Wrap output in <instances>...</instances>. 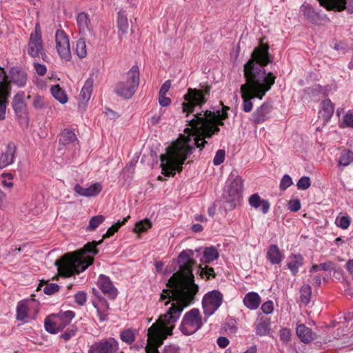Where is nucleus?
Segmentation results:
<instances>
[{
    "label": "nucleus",
    "instance_id": "nucleus-1",
    "mask_svg": "<svg viewBox=\"0 0 353 353\" xmlns=\"http://www.w3.org/2000/svg\"><path fill=\"white\" fill-rule=\"evenodd\" d=\"M200 250L186 249L179 254V270L174 275L183 283V285L176 288L173 292L164 289L161 294L160 301L169 299L165 305H168L170 301L175 302L172 303L165 314L161 316L159 322L152 324L148 329L145 353H159L157 348L162 345L168 335L172 334L173 324L179 319L183 309L194 303V296L199 290L198 285L194 283L192 270L193 266L196 263L194 257L196 253H199Z\"/></svg>",
    "mask_w": 353,
    "mask_h": 353
},
{
    "label": "nucleus",
    "instance_id": "nucleus-2",
    "mask_svg": "<svg viewBox=\"0 0 353 353\" xmlns=\"http://www.w3.org/2000/svg\"><path fill=\"white\" fill-rule=\"evenodd\" d=\"M196 112L193 118L187 119L188 125L184 130L188 136L176 142L165 154L160 156L161 173L165 176H174L176 171L180 172L188 157L196 148L201 150L208 142L205 139H210L213 134L220 131L219 125H223V120L212 116L211 111Z\"/></svg>",
    "mask_w": 353,
    "mask_h": 353
},
{
    "label": "nucleus",
    "instance_id": "nucleus-3",
    "mask_svg": "<svg viewBox=\"0 0 353 353\" xmlns=\"http://www.w3.org/2000/svg\"><path fill=\"white\" fill-rule=\"evenodd\" d=\"M272 61L269 45L261 40L259 46L253 50L250 59L244 65L245 82L241 85L240 92L243 99L242 109L245 112L252 111V99H263L275 83L276 76L265 70V67Z\"/></svg>",
    "mask_w": 353,
    "mask_h": 353
},
{
    "label": "nucleus",
    "instance_id": "nucleus-4",
    "mask_svg": "<svg viewBox=\"0 0 353 353\" xmlns=\"http://www.w3.org/2000/svg\"><path fill=\"white\" fill-rule=\"evenodd\" d=\"M130 217V216H127L122 221L119 220L110 226L100 241L89 242L83 248L74 252L68 253L57 260L55 265L59 272L64 276L69 277L85 271L94 262L93 256H86V254H97L99 250L97 246L101 244L103 239L113 236L122 225L125 224Z\"/></svg>",
    "mask_w": 353,
    "mask_h": 353
},
{
    "label": "nucleus",
    "instance_id": "nucleus-5",
    "mask_svg": "<svg viewBox=\"0 0 353 353\" xmlns=\"http://www.w3.org/2000/svg\"><path fill=\"white\" fill-rule=\"evenodd\" d=\"M243 180L239 176L238 171L233 170L223 189V199L225 210L232 211L241 205L243 200Z\"/></svg>",
    "mask_w": 353,
    "mask_h": 353
},
{
    "label": "nucleus",
    "instance_id": "nucleus-6",
    "mask_svg": "<svg viewBox=\"0 0 353 353\" xmlns=\"http://www.w3.org/2000/svg\"><path fill=\"white\" fill-rule=\"evenodd\" d=\"M211 87L208 85H201V89L188 88L184 94V101L182 103L183 112L189 117L194 112L196 107L201 108L207 102V97L210 95Z\"/></svg>",
    "mask_w": 353,
    "mask_h": 353
},
{
    "label": "nucleus",
    "instance_id": "nucleus-7",
    "mask_svg": "<svg viewBox=\"0 0 353 353\" xmlns=\"http://www.w3.org/2000/svg\"><path fill=\"white\" fill-rule=\"evenodd\" d=\"M140 81L139 67L133 65L126 74L125 81L118 82L114 88V92L126 99H130L135 93Z\"/></svg>",
    "mask_w": 353,
    "mask_h": 353
},
{
    "label": "nucleus",
    "instance_id": "nucleus-8",
    "mask_svg": "<svg viewBox=\"0 0 353 353\" xmlns=\"http://www.w3.org/2000/svg\"><path fill=\"white\" fill-rule=\"evenodd\" d=\"M202 325V318L199 309L193 308L185 314L179 329L183 334L189 336L201 329Z\"/></svg>",
    "mask_w": 353,
    "mask_h": 353
},
{
    "label": "nucleus",
    "instance_id": "nucleus-9",
    "mask_svg": "<svg viewBox=\"0 0 353 353\" xmlns=\"http://www.w3.org/2000/svg\"><path fill=\"white\" fill-rule=\"evenodd\" d=\"M27 52L32 58L46 57L39 24L36 25L34 31L30 35Z\"/></svg>",
    "mask_w": 353,
    "mask_h": 353
},
{
    "label": "nucleus",
    "instance_id": "nucleus-10",
    "mask_svg": "<svg viewBox=\"0 0 353 353\" xmlns=\"http://www.w3.org/2000/svg\"><path fill=\"white\" fill-rule=\"evenodd\" d=\"M223 296L218 290H212L205 294L203 298L202 305L204 314L212 315L223 303Z\"/></svg>",
    "mask_w": 353,
    "mask_h": 353
},
{
    "label": "nucleus",
    "instance_id": "nucleus-11",
    "mask_svg": "<svg viewBox=\"0 0 353 353\" xmlns=\"http://www.w3.org/2000/svg\"><path fill=\"white\" fill-rule=\"evenodd\" d=\"M10 90L5 70L0 66V121L6 118V104L10 94Z\"/></svg>",
    "mask_w": 353,
    "mask_h": 353
},
{
    "label": "nucleus",
    "instance_id": "nucleus-12",
    "mask_svg": "<svg viewBox=\"0 0 353 353\" xmlns=\"http://www.w3.org/2000/svg\"><path fill=\"white\" fill-rule=\"evenodd\" d=\"M57 51L62 60L68 61L72 58L68 36L63 30H57L55 33Z\"/></svg>",
    "mask_w": 353,
    "mask_h": 353
},
{
    "label": "nucleus",
    "instance_id": "nucleus-13",
    "mask_svg": "<svg viewBox=\"0 0 353 353\" xmlns=\"http://www.w3.org/2000/svg\"><path fill=\"white\" fill-rule=\"evenodd\" d=\"M321 6L329 11L341 12L345 10L353 13V0H317Z\"/></svg>",
    "mask_w": 353,
    "mask_h": 353
},
{
    "label": "nucleus",
    "instance_id": "nucleus-14",
    "mask_svg": "<svg viewBox=\"0 0 353 353\" xmlns=\"http://www.w3.org/2000/svg\"><path fill=\"white\" fill-rule=\"evenodd\" d=\"M118 349L117 341L110 337L95 342L90 346L88 353H115Z\"/></svg>",
    "mask_w": 353,
    "mask_h": 353
},
{
    "label": "nucleus",
    "instance_id": "nucleus-15",
    "mask_svg": "<svg viewBox=\"0 0 353 353\" xmlns=\"http://www.w3.org/2000/svg\"><path fill=\"white\" fill-rule=\"evenodd\" d=\"M273 109L272 102L265 101L254 112L253 121L256 124L262 123L271 117V112Z\"/></svg>",
    "mask_w": 353,
    "mask_h": 353
},
{
    "label": "nucleus",
    "instance_id": "nucleus-16",
    "mask_svg": "<svg viewBox=\"0 0 353 353\" xmlns=\"http://www.w3.org/2000/svg\"><path fill=\"white\" fill-rule=\"evenodd\" d=\"M98 285L101 292L109 299H115L117 296L118 290L108 276L101 274L98 279Z\"/></svg>",
    "mask_w": 353,
    "mask_h": 353
},
{
    "label": "nucleus",
    "instance_id": "nucleus-17",
    "mask_svg": "<svg viewBox=\"0 0 353 353\" xmlns=\"http://www.w3.org/2000/svg\"><path fill=\"white\" fill-rule=\"evenodd\" d=\"M17 146L13 142L6 145L5 151L0 154V168H4L14 163Z\"/></svg>",
    "mask_w": 353,
    "mask_h": 353
},
{
    "label": "nucleus",
    "instance_id": "nucleus-18",
    "mask_svg": "<svg viewBox=\"0 0 353 353\" xmlns=\"http://www.w3.org/2000/svg\"><path fill=\"white\" fill-rule=\"evenodd\" d=\"M300 9L304 17L313 24H317L319 21L323 20L326 16H323L321 14V10H316L311 5L306 3H303Z\"/></svg>",
    "mask_w": 353,
    "mask_h": 353
},
{
    "label": "nucleus",
    "instance_id": "nucleus-19",
    "mask_svg": "<svg viewBox=\"0 0 353 353\" xmlns=\"http://www.w3.org/2000/svg\"><path fill=\"white\" fill-rule=\"evenodd\" d=\"M12 105L16 117L19 119L26 120V105L23 99V93H17L16 95H14L12 99Z\"/></svg>",
    "mask_w": 353,
    "mask_h": 353
},
{
    "label": "nucleus",
    "instance_id": "nucleus-20",
    "mask_svg": "<svg viewBox=\"0 0 353 353\" xmlns=\"http://www.w3.org/2000/svg\"><path fill=\"white\" fill-rule=\"evenodd\" d=\"M10 82L19 88H23L27 83V73L19 67H12L9 71Z\"/></svg>",
    "mask_w": 353,
    "mask_h": 353
},
{
    "label": "nucleus",
    "instance_id": "nucleus-21",
    "mask_svg": "<svg viewBox=\"0 0 353 353\" xmlns=\"http://www.w3.org/2000/svg\"><path fill=\"white\" fill-rule=\"evenodd\" d=\"M303 263L304 258L302 254L299 253L292 254L288 257L286 267L290 270L292 275L295 276Z\"/></svg>",
    "mask_w": 353,
    "mask_h": 353
},
{
    "label": "nucleus",
    "instance_id": "nucleus-22",
    "mask_svg": "<svg viewBox=\"0 0 353 353\" xmlns=\"http://www.w3.org/2000/svg\"><path fill=\"white\" fill-rule=\"evenodd\" d=\"M296 333L301 342L308 344L316 339V334L311 328L305 324H300L296 326Z\"/></svg>",
    "mask_w": 353,
    "mask_h": 353
},
{
    "label": "nucleus",
    "instance_id": "nucleus-23",
    "mask_svg": "<svg viewBox=\"0 0 353 353\" xmlns=\"http://www.w3.org/2000/svg\"><path fill=\"white\" fill-rule=\"evenodd\" d=\"M266 258L272 265H279L283 260L284 255L276 244H271L266 253Z\"/></svg>",
    "mask_w": 353,
    "mask_h": 353
},
{
    "label": "nucleus",
    "instance_id": "nucleus-24",
    "mask_svg": "<svg viewBox=\"0 0 353 353\" xmlns=\"http://www.w3.org/2000/svg\"><path fill=\"white\" fill-rule=\"evenodd\" d=\"M334 111V103L330 99L323 100L321 103V110L319 112V117H321L325 123L328 122L332 118Z\"/></svg>",
    "mask_w": 353,
    "mask_h": 353
},
{
    "label": "nucleus",
    "instance_id": "nucleus-25",
    "mask_svg": "<svg viewBox=\"0 0 353 353\" xmlns=\"http://www.w3.org/2000/svg\"><path fill=\"white\" fill-rule=\"evenodd\" d=\"M77 24L79 32L81 34H85L87 32H90L92 29L91 21L89 15L84 12H79L77 16Z\"/></svg>",
    "mask_w": 353,
    "mask_h": 353
},
{
    "label": "nucleus",
    "instance_id": "nucleus-26",
    "mask_svg": "<svg viewBox=\"0 0 353 353\" xmlns=\"http://www.w3.org/2000/svg\"><path fill=\"white\" fill-rule=\"evenodd\" d=\"M243 302L247 308L254 310L260 305L261 298L257 292H250L245 295Z\"/></svg>",
    "mask_w": 353,
    "mask_h": 353
},
{
    "label": "nucleus",
    "instance_id": "nucleus-27",
    "mask_svg": "<svg viewBox=\"0 0 353 353\" xmlns=\"http://www.w3.org/2000/svg\"><path fill=\"white\" fill-rule=\"evenodd\" d=\"M249 204L255 209L261 206V210L263 214L268 212L270 206L268 201L262 199L257 193L253 194L250 196Z\"/></svg>",
    "mask_w": 353,
    "mask_h": 353
},
{
    "label": "nucleus",
    "instance_id": "nucleus-28",
    "mask_svg": "<svg viewBox=\"0 0 353 353\" xmlns=\"http://www.w3.org/2000/svg\"><path fill=\"white\" fill-rule=\"evenodd\" d=\"M92 303L94 307L97 309L99 321L101 322L107 321L108 316V311L110 308L108 301L103 298H101L99 299V303H96L94 301H93Z\"/></svg>",
    "mask_w": 353,
    "mask_h": 353
},
{
    "label": "nucleus",
    "instance_id": "nucleus-29",
    "mask_svg": "<svg viewBox=\"0 0 353 353\" xmlns=\"http://www.w3.org/2000/svg\"><path fill=\"white\" fill-rule=\"evenodd\" d=\"M94 81L92 78H88L84 83L81 90L79 98L83 103H87L90 99L92 92Z\"/></svg>",
    "mask_w": 353,
    "mask_h": 353
},
{
    "label": "nucleus",
    "instance_id": "nucleus-30",
    "mask_svg": "<svg viewBox=\"0 0 353 353\" xmlns=\"http://www.w3.org/2000/svg\"><path fill=\"white\" fill-rule=\"evenodd\" d=\"M117 28L119 37L125 34L128 31V21L125 12L120 10L117 16Z\"/></svg>",
    "mask_w": 353,
    "mask_h": 353
},
{
    "label": "nucleus",
    "instance_id": "nucleus-31",
    "mask_svg": "<svg viewBox=\"0 0 353 353\" xmlns=\"http://www.w3.org/2000/svg\"><path fill=\"white\" fill-rule=\"evenodd\" d=\"M28 306L25 301L18 302L16 310V318L18 321H23V323L28 322Z\"/></svg>",
    "mask_w": 353,
    "mask_h": 353
},
{
    "label": "nucleus",
    "instance_id": "nucleus-32",
    "mask_svg": "<svg viewBox=\"0 0 353 353\" xmlns=\"http://www.w3.org/2000/svg\"><path fill=\"white\" fill-rule=\"evenodd\" d=\"M219 256V253L215 247H207L205 248L203 250V256L201 259V262L202 263H210L217 259Z\"/></svg>",
    "mask_w": 353,
    "mask_h": 353
},
{
    "label": "nucleus",
    "instance_id": "nucleus-33",
    "mask_svg": "<svg viewBox=\"0 0 353 353\" xmlns=\"http://www.w3.org/2000/svg\"><path fill=\"white\" fill-rule=\"evenodd\" d=\"M270 330V319L268 317H261L256 325V334L259 336H266Z\"/></svg>",
    "mask_w": 353,
    "mask_h": 353
},
{
    "label": "nucleus",
    "instance_id": "nucleus-34",
    "mask_svg": "<svg viewBox=\"0 0 353 353\" xmlns=\"http://www.w3.org/2000/svg\"><path fill=\"white\" fill-rule=\"evenodd\" d=\"M75 313L73 311L68 310L65 312H60L57 314V321L59 323V328L63 329L65 326L69 325L74 317Z\"/></svg>",
    "mask_w": 353,
    "mask_h": 353
},
{
    "label": "nucleus",
    "instance_id": "nucleus-35",
    "mask_svg": "<svg viewBox=\"0 0 353 353\" xmlns=\"http://www.w3.org/2000/svg\"><path fill=\"white\" fill-rule=\"evenodd\" d=\"M50 92L53 97L61 104L67 103L68 100V96L59 84L52 85L50 88Z\"/></svg>",
    "mask_w": 353,
    "mask_h": 353
},
{
    "label": "nucleus",
    "instance_id": "nucleus-36",
    "mask_svg": "<svg viewBox=\"0 0 353 353\" xmlns=\"http://www.w3.org/2000/svg\"><path fill=\"white\" fill-rule=\"evenodd\" d=\"M77 140L74 132L70 130L65 129L62 131L59 139V144L68 145Z\"/></svg>",
    "mask_w": 353,
    "mask_h": 353
},
{
    "label": "nucleus",
    "instance_id": "nucleus-37",
    "mask_svg": "<svg viewBox=\"0 0 353 353\" xmlns=\"http://www.w3.org/2000/svg\"><path fill=\"white\" fill-rule=\"evenodd\" d=\"M353 162V152L348 149L343 150L339 157V167H346Z\"/></svg>",
    "mask_w": 353,
    "mask_h": 353
},
{
    "label": "nucleus",
    "instance_id": "nucleus-38",
    "mask_svg": "<svg viewBox=\"0 0 353 353\" xmlns=\"http://www.w3.org/2000/svg\"><path fill=\"white\" fill-rule=\"evenodd\" d=\"M335 263L331 261H326L320 264H314L310 268V273L313 274L318 271H332L335 269Z\"/></svg>",
    "mask_w": 353,
    "mask_h": 353
},
{
    "label": "nucleus",
    "instance_id": "nucleus-39",
    "mask_svg": "<svg viewBox=\"0 0 353 353\" xmlns=\"http://www.w3.org/2000/svg\"><path fill=\"white\" fill-rule=\"evenodd\" d=\"M312 296V288L310 284H303L300 288V299L303 304L310 303Z\"/></svg>",
    "mask_w": 353,
    "mask_h": 353
},
{
    "label": "nucleus",
    "instance_id": "nucleus-40",
    "mask_svg": "<svg viewBox=\"0 0 353 353\" xmlns=\"http://www.w3.org/2000/svg\"><path fill=\"white\" fill-rule=\"evenodd\" d=\"M103 215L98 214L90 218L88 225L85 228L88 232L94 231L105 221Z\"/></svg>",
    "mask_w": 353,
    "mask_h": 353
},
{
    "label": "nucleus",
    "instance_id": "nucleus-41",
    "mask_svg": "<svg viewBox=\"0 0 353 353\" xmlns=\"http://www.w3.org/2000/svg\"><path fill=\"white\" fill-rule=\"evenodd\" d=\"M152 225V222L149 219H145L135 223L134 231L136 233H143L150 228Z\"/></svg>",
    "mask_w": 353,
    "mask_h": 353
},
{
    "label": "nucleus",
    "instance_id": "nucleus-42",
    "mask_svg": "<svg viewBox=\"0 0 353 353\" xmlns=\"http://www.w3.org/2000/svg\"><path fill=\"white\" fill-rule=\"evenodd\" d=\"M120 339L128 345L132 344L135 341L134 332L130 328L125 329L120 332Z\"/></svg>",
    "mask_w": 353,
    "mask_h": 353
},
{
    "label": "nucleus",
    "instance_id": "nucleus-43",
    "mask_svg": "<svg viewBox=\"0 0 353 353\" xmlns=\"http://www.w3.org/2000/svg\"><path fill=\"white\" fill-rule=\"evenodd\" d=\"M76 53L77 55L80 58H85L87 55L86 44L84 38H80L77 40L76 43Z\"/></svg>",
    "mask_w": 353,
    "mask_h": 353
},
{
    "label": "nucleus",
    "instance_id": "nucleus-44",
    "mask_svg": "<svg viewBox=\"0 0 353 353\" xmlns=\"http://www.w3.org/2000/svg\"><path fill=\"white\" fill-rule=\"evenodd\" d=\"M102 190V185L100 183H95L86 188V197H94L97 196Z\"/></svg>",
    "mask_w": 353,
    "mask_h": 353
},
{
    "label": "nucleus",
    "instance_id": "nucleus-45",
    "mask_svg": "<svg viewBox=\"0 0 353 353\" xmlns=\"http://www.w3.org/2000/svg\"><path fill=\"white\" fill-rule=\"evenodd\" d=\"M46 330L51 334H56L61 331L62 329L59 328V323L56 320L55 321H45Z\"/></svg>",
    "mask_w": 353,
    "mask_h": 353
},
{
    "label": "nucleus",
    "instance_id": "nucleus-46",
    "mask_svg": "<svg viewBox=\"0 0 353 353\" xmlns=\"http://www.w3.org/2000/svg\"><path fill=\"white\" fill-rule=\"evenodd\" d=\"M311 185V181L310 177L303 176L299 179L296 183L299 190H305Z\"/></svg>",
    "mask_w": 353,
    "mask_h": 353
},
{
    "label": "nucleus",
    "instance_id": "nucleus-47",
    "mask_svg": "<svg viewBox=\"0 0 353 353\" xmlns=\"http://www.w3.org/2000/svg\"><path fill=\"white\" fill-rule=\"evenodd\" d=\"M59 290V285L54 283H47L43 291L47 295L54 294L55 292H58Z\"/></svg>",
    "mask_w": 353,
    "mask_h": 353
},
{
    "label": "nucleus",
    "instance_id": "nucleus-48",
    "mask_svg": "<svg viewBox=\"0 0 353 353\" xmlns=\"http://www.w3.org/2000/svg\"><path fill=\"white\" fill-rule=\"evenodd\" d=\"M290 330L286 327L281 328L279 330V337L283 343H288L291 340Z\"/></svg>",
    "mask_w": 353,
    "mask_h": 353
},
{
    "label": "nucleus",
    "instance_id": "nucleus-49",
    "mask_svg": "<svg viewBox=\"0 0 353 353\" xmlns=\"http://www.w3.org/2000/svg\"><path fill=\"white\" fill-rule=\"evenodd\" d=\"M292 184V179L291 176L288 174H285L281 181H280V189L282 190H285Z\"/></svg>",
    "mask_w": 353,
    "mask_h": 353
},
{
    "label": "nucleus",
    "instance_id": "nucleus-50",
    "mask_svg": "<svg viewBox=\"0 0 353 353\" xmlns=\"http://www.w3.org/2000/svg\"><path fill=\"white\" fill-rule=\"evenodd\" d=\"M225 152L224 150H219L213 159V163L215 165H221L225 160Z\"/></svg>",
    "mask_w": 353,
    "mask_h": 353
},
{
    "label": "nucleus",
    "instance_id": "nucleus-51",
    "mask_svg": "<svg viewBox=\"0 0 353 353\" xmlns=\"http://www.w3.org/2000/svg\"><path fill=\"white\" fill-rule=\"evenodd\" d=\"M75 302L79 305H83L87 301V294L83 291H79L74 294Z\"/></svg>",
    "mask_w": 353,
    "mask_h": 353
},
{
    "label": "nucleus",
    "instance_id": "nucleus-52",
    "mask_svg": "<svg viewBox=\"0 0 353 353\" xmlns=\"http://www.w3.org/2000/svg\"><path fill=\"white\" fill-rule=\"evenodd\" d=\"M44 99L39 95L34 97L32 101V105L37 110H41L44 108Z\"/></svg>",
    "mask_w": 353,
    "mask_h": 353
},
{
    "label": "nucleus",
    "instance_id": "nucleus-53",
    "mask_svg": "<svg viewBox=\"0 0 353 353\" xmlns=\"http://www.w3.org/2000/svg\"><path fill=\"white\" fill-rule=\"evenodd\" d=\"M263 312L265 314H271L274 310V303L272 301H268L263 303L261 307Z\"/></svg>",
    "mask_w": 353,
    "mask_h": 353
},
{
    "label": "nucleus",
    "instance_id": "nucleus-54",
    "mask_svg": "<svg viewBox=\"0 0 353 353\" xmlns=\"http://www.w3.org/2000/svg\"><path fill=\"white\" fill-rule=\"evenodd\" d=\"M301 205L298 199L291 200L288 203V209L290 212H296L301 209Z\"/></svg>",
    "mask_w": 353,
    "mask_h": 353
},
{
    "label": "nucleus",
    "instance_id": "nucleus-55",
    "mask_svg": "<svg viewBox=\"0 0 353 353\" xmlns=\"http://www.w3.org/2000/svg\"><path fill=\"white\" fill-rule=\"evenodd\" d=\"M308 281L312 283L315 288H320L322 282V276L320 274L310 276Z\"/></svg>",
    "mask_w": 353,
    "mask_h": 353
},
{
    "label": "nucleus",
    "instance_id": "nucleus-56",
    "mask_svg": "<svg viewBox=\"0 0 353 353\" xmlns=\"http://www.w3.org/2000/svg\"><path fill=\"white\" fill-rule=\"evenodd\" d=\"M321 86L320 85H315L313 87L307 88L304 90L305 93L308 95H315L316 94L320 92L321 91Z\"/></svg>",
    "mask_w": 353,
    "mask_h": 353
},
{
    "label": "nucleus",
    "instance_id": "nucleus-57",
    "mask_svg": "<svg viewBox=\"0 0 353 353\" xmlns=\"http://www.w3.org/2000/svg\"><path fill=\"white\" fill-rule=\"evenodd\" d=\"M34 68L39 76H43L47 71V68L45 65L37 62L34 63Z\"/></svg>",
    "mask_w": 353,
    "mask_h": 353
},
{
    "label": "nucleus",
    "instance_id": "nucleus-58",
    "mask_svg": "<svg viewBox=\"0 0 353 353\" xmlns=\"http://www.w3.org/2000/svg\"><path fill=\"white\" fill-rule=\"evenodd\" d=\"M205 275L207 279H209L210 276L213 278H215L216 274L214 273V270L213 268L205 266L204 268L201 269V275Z\"/></svg>",
    "mask_w": 353,
    "mask_h": 353
},
{
    "label": "nucleus",
    "instance_id": "nucleus-59",
    "mask_svg": "<svg viewBox=\"0 0 353 353\" xmlns=\"http://www.w3.org/2000/svg\"><path fill=\"white\" fill-rule=\"evenodd\" d=\"M77 329H68L64 333L61 335V338L64 339L65 341L70 340L72 336H74L77 332Z\"/></svg>",
    "mask_w": 353,
    "mask_h": 353
},
{
    "label": "nucleus",
    "instance_id": "nucleus-60",
    "mask_svg": "<svg viewBox=\"0 0 353 353\" xmlns=\"http://www.w3.org/2000/svg\"><path fill=\"white\" fill-rule=\"evenodd\" d=\"M343 122L346 126L353 128V114L347 112L343 117Z\"/></svg>",
    "mask_w": 353,
    "mask_h": 353
},
{
    "label": "nucleus",
    "instance_id": "nucleus-61",
    "mask_svg": "<svg viewBox=\"0 0 353 353\" xmlns=\"http://www.w3.org/2000/svg\"><path fill=\"white\" fill-rule=\"evenodd\" d=\"M159 103L162 107H167L170 105L171 99L165 94H159Z\"/></svg>",
    "mask_w": 353,
    "mask_h": 353
},
{
    "label": "nucleus",
    "instance_id": "nucleus-62",
    "mask_svg": "<svg viewBox=\"0 0 353 353\" xmlns=\"http://www.w3.org/2000/svg\"><path fill=\"white\" fill-rule=\"evenodd\" d=\"M350 224V219L347 216H343L341 217L339 220V226L342 229H347Z\"/></svg>",
    "mask_w": 353,
    "mask_h": 353
},
{
    "label": "nucleus",
    "instance_id": "nucleus-63",
    "mask_svg": "<svg viewBox=\"0 0 353 353\" xmlns=\"http://www.w3.org/2000/svg\"><path fill=\"white\" fill-rule=\"evenodd\" d=\"M171 87L170 80L165 81L161 85L159 94H166Z\"/></svg>",
    "mask_w": 353,
    "mask_h": 353
},
{
    "label": "nucleus",
    "instance_id": "nucleus-64",
    "mask_svg": "<svg viewBox=\"0 0 353 353\" xmlns=\"http://www.w3.org/2000/svg\"><path fill=\"white\" fill-rule=\"evenodd\" d=\"M163 353H180V348L175 345L166 346Z\"/></svg>",
    "mask_w": 353,
    "mask_h": 353
}]
</instances>
